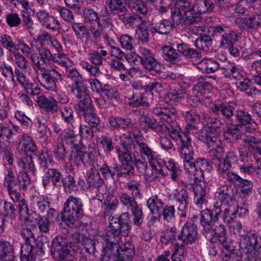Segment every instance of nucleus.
I'll return each instance as SVG.
<instances>
[{
  "instance_id": "nucleus-1",
  "label": "nucleus",
  "mask_w": 261,
  "mask_h": 261,
  "mask_svg": "<svg viewBox=\"0 0 261 261\" xmlns=\"http://www.w3.org/2000/svg\"><path fill=\"white\" fill-rule=\"evenodd\" d=\"M188 168H194V201L195 204L198 207H201L202 205L207 202L206 194L208 192L207 184L203 181L204 172H210L212 166L210 162L203 158H198L195 161H192L188 164Z\"/></svg>"
},
{
  "instance_id": "nucleus-2",
  "label": "nucleus",
  "mask_w": 261,
  "mask_h": 261,
  "mask_svg": "<svg viewBox=\"0 0 261 261\" xmlns=\"http://www.w3.org/2000/svg\"><path fill=\"white\" fill-rule=\"evenodd\" d=\"M128 212L122 213L118 217H113L109 223V229L105 236L107 253L117 247L121 239V236H127L130 232L132 221Z\"/></svg>"
},
{
  "instance_id": "nucleus-3",
  "label": "nucleus",
  "mask_w": 261,
  "mask_h": 261,
  "mask_svg": "<svg viewBox=\"0 0 261 261\" xmlns=\"http://www.w3.org/2000/svg\"><path fill=\"white\" fill-rule=\"evenodd\" d=\"M153 113L159 116L161 119L165 121L167 124H164V128L168 131L169 137L173 140L178 141L179 142L187 138L189 136L190 132L188 130L182 132L179 125L175 122L177 111L172 106L167 105L164 107H155L152 109Z\"/></svg>"
},
{
  "instance_id": "nucleus-4",
  "label": "nucleus",
  "mask_w": 261,
  "mask_h": 261,
  "mask_svg": "<svg viewBox=\"0 0 261 261\" xmlns=\"http://www.w3.org/2000/svg\"><path fill=\"white\" fill-rule=\"evenodd\" d=\"M171 16L176 25L183 21L193 23L200 20V17L196 15L194 3L192 4L188 0H176Z\"/></svg>"
},
{
  "instance_id": "nucleus-5",
  "label": "nucleus",
  "mask_w": 261,
  "mask_h": 261,
  "mask_svg": "<svg viewBox=\"0 0 261 261\" xmlns=\"http://www.w3.org/2000/svg\"><path fill=\"white\" fill-rule=\"evenodd\" d=\"M84 215V208L82 200L77 197L70 196L64 203L61 212L62 222L68 227H72L76 220Z\"/></svg>"
},
{
  "instance_id": "nucleus-6",
  "label": "nucleus",
  "mask_w": 261,
  "mask_h": 261,
  "mask_svg": "<svg viewBox=\"0 0 261 261\" xmlns=\"http://www.w3.org/2000/svg\"><path fill=\"white\" fill-rule=\"evenodd\" d=\"M138 14H145L148 9L145 4L141 0H107L106 9L113 14L127 11L126 5Z\"/></svg>"
},
{
  "instance_id": "nucleus-7",
  "label": "nucleus",
  "mask_w": 261,
  "mask_h": 261,
  "mask_svg": "<svg viewBox=\"0 0 261 261\" xmlns=\"http://www.w3.org/2000/svg\"><path fill=\"white\" fill-rule=\"evenodd\" d=\"M125 147L132 153L134 157L140 156L143 160H147L149 164L156 162L155 154L146 143L134 141L130 135L125 137Z\"/></svg>"
},
{
  "instance_id": "nucleus-8",
  "label": "nucleus",
  "mask_w": 261,
  "mask_h": 261,
  "mask_svg": "<svg viewBox=\"0 0 261 261\" xmlns=\"http://www.w3.org/2000/svg\"><path fill=\"white\" fill-rule=\"evenodd\" d=\"M207 32L212 33L213 38L219 40V47L225 49L238 40L237 33L226 25L217 24L207 29Z\"/></svg>"
},
{
  "instance_id": "nucleus-9",
  "label": "nucleus",
  "mask_w": 261,
  "mask_h": 261,
  "mask_svg": "<svg viewBox=\"0 0 261 261\" xmlns=\"http://www.w3.org/2000/svg\"><path fill=\"white\" fill-rule=\"evenodd\" d=\"M260 148L261 141L259 139L251 136H246L238 148L241 161L248 162L252 153L255 154L257 151L261 152Z\"/></svg>"
},
{
  "instance_id": "nucleus-10",
  "label": "nucleus",
  "mask_w": 261,
  "mask_h": 261,
  "mask_svg": "<svg viewBox=\"0 0 261 261\" xmlns=\"http://www.w3.org/2000/svg\"><path fill=\"white\" fill-rule=\"evenodd\" d=\"M36 72L37 78L40 84L46 89L51 91L57 90V84L62 80V75L54 68Z\"/></svg>"
},
{
  "instance_id": "nucleus-11",
  "label": "nucleus",
  "mask_w": 261,
  "mask_h": 261,
  "mask_svg": "<svg viewBox=\"0 0 261 261\" xmlns=\"http://www.w3.org/2000/svg\"><path fill=\"white\" fill-rule=\"evenodd\" d=\"M70 249L67 240L59 236L53 240L50 253L54 258H59L60 260L73 261L70 254Z\"/></svg>"
},
{
  "instance_id": "nucleus-12",
  "label": "nucleus",
  "mask_w": 261,
  "mask_h": 261,
  "mask_svg": "<svg viewBox=\"0 0 261 261\" xmlns=\"http://www.w3.org/2000/svg\"><path fill=\"white\" fill-rule=\"evenodd\" d=\"M223 211L219 206H214L212 210L206 208L201 211L200 221L203 230L207 229L212 230L213 228L223 225L219 222V217L222 215Z\"/></svg>"
},
{
  "instance_id": "nucleus-13",
  "label": "nucleus",
  "mask_w": 261,
  "mask_h": 261,
  "mask_svg": "<svg viewBox=\"0 0 261 261\" xmlns=\"http://www.w3.org/2000/svg\"><path fill=\"white\" fill-rule=\"evenodd\" d=\"M108 253L112 261H133L135 254V246L132 242H126Z\"/></svg>"
},
{
  "instance_id": "nucleus-14",
  "label": "nucleus",
  "mask_w": 261,
  "mask_h": 261,
  "mask_svg": "<svg viewBox=\"0 0 261 261\" xmlns=\"http://www.w3.org/2000/svg\"><path fill=\"white\" fill-rule=\"evenodd\" d=\"M223 127V123L220 120L216 122L208 129H201L198 133H196V138L207 146H214L215 144V141H217V138L221 132Z\"/></svg>"
},
{
  "instance_id": "nucleus-15",
  "label": "nucleus",
  "mask_w": 261,
  "mask_h": 261,
  "mask_svg": "<svg viewBox=\"0 0 261 261\" xmlns=\"http://www.w3.org/2000/svg\"><path fill=\"white\" fill-rule=\"evenodd\" d=\"M139 50L140 55L138 58L142 66L149 71L160 73L163 65L154 57L152 53L145 47H140Z\"/></svg>"
},
{
  "instance_id": "nucleus-16",
  "label": "nucleus",
  "mask_w": 261,
  "mask_h": 261,
  "mask_svg": "<svg viewBox=\"0 0 261 261\" xmlns=\"http://www.w3.org/2000/svg\"><path fill=\"white\" fill-rule=\"evenodd\" d=\"M243 238L241 248L245 254L253 257L261 248V237L255 232L249 231Z\"/></svg>"
},
{
  "instance_id": "nucleus-17",
  "label": "nucleus",
  "mask_w": 261,
  "mask_h": 261,
  "mask_svg": "<svg viewBox=\"0 0 261 261\" xmlns=\"http://www.w3.org/2000/svg\"><path fill=\"white\" fill-rule=\"evenodd\" d=\"M213 230L209 229L203 230V233L206 238H210L216 236L219 241L221 243L223 248L226 249L231 254H236L237 256H240L238 254L237 249L234 248L230 243L227 242V238L226 237V230L224 225H220L217 227L213 228Z\"/></svg>"
},
{
  "instance_id": "nucleus-18",
  "label": "nucleus",
  "mask_w": 261,
  "mask_h": 261,
  "mask_svg": "<svg viewBox=\"0 0 261 261\" xmlns=\"http://www.w3.org/2000/svg\"><path fill=\"white\" fill-rule=\"evenodd\" d=\"M87 84V82H82L71 86V93L75 95L79 101V103L75 106V110L92 104Z\"/></svg>"
},
{
  "instance_id": "nucleus-19",
  "label": "nucleus",
  "mask_w": 261,
  "mask_h": 261,
  "mask_svg": "<svg viewBox=\"0 0 261 261\" xmlns=\"http://www.w3.org/2000/svg\"><path fill=\"white\" fill-rule=\"evenodd\" d=\"M212 112L216 116L222 118L224 120L232 122L236 110V104L233 102H221L213 105Z\"/></svg>"
},
{
  "instance_id": "nucleus-20",
  "label": "nucleus",
  "mask_w": 261,
  "mask_h": 261,
  "mask_svg": "<svg viewBox=\"0 0 261 261\" xmlns=\"http://www.w3.org/2000/svg\"><path fill=\"white\" fill-rule=\"evenodd\" d=\"M86 176L89 190L96 193V196H98V193L103 194L105 186L98 170L93 167L87 172Z\"/></svg>"
},
{
  "instance_id": "nucleus-21",
  "label": "nucleus",
  "mask_w": 261,
  "mask_h": 261,
  "mask_svg": "<svg viewBox=\"0 0 261 261\" xmlns=\"http://www.w3.org/2000/svg\"><path fill=\"white\" fill-rule=\"evenodd\" d=\"M178 152L180 157L183 160L184 167L186 170H189L188 164H190L194 160V149L192 145V139L190 136L184 138L178 143Z\"/></svg>"
},
{
  "instance_id": "nucleus-22",
  "label": "nucleus",
  "mask_w": 261,
  "mask_h": 261,
  "mask_svg": "<svg viewBox=\"0 0 261 261\" xmlns=\"http://www.w3.org/2000/svg\"><path fill=\"white\" fill-rule=\"evenodd\" d=\"M197 227L193 223L187 222L178 231L177 239L183 244H192L197 239Z\"/></svg>"
},
{
  "instance_id": "nucleus-23",
  "label": "nucleus",
  "mask_w": 261,
  "mask_h": 261,
  "mask_svg": "<svg viewBox=\"0 0 261 261\" xmlns=\"http://www.w3.org/2000/svg\"><path fill=\"white\" fill-rule=\"evenodd\" d=\"M38 51V54H33L31 59L35 67L42 70L46 68L47 62L52 61L54 56L47 48H39Z\"/></svg>"
},
{
  "instance_id": "nucleus-24",
  "label": "nucleus",
  "mask_w": 261,
  "mask_h": 261,
  "mask_svg": "<svg viewBox=\"0 0 261 261\" xmlns=\"http://www.w3.org/2000/svg\"><path fill=\"white\" fill-rule=\"evenodd\" d=\"M4 186L7 187L9 195L14 202L17 201L21 195L18 190L21 189L18 179L15 177L14 174L9 171L5 177Z\"/></svg>"
},
{
  "instance_id": "nucleus-25",
  "label": "nucleus",
  "mask_w": 261,
  "mask_h": 261,
  "mask_svg": "<svg viewBox=\"0 0 261 261\" xmlns=\"http://www.w3.org/2000/svg\"><path fill=\"white\" fill-rule=\"evenodd\" d=\"M42 177V185L45 189L51 182L54 188H60L62 187L63 174L61 170L57 168H48Z\"/></svg>"
},
{
  "instance_id": "nucleus-26",
  "label": "nucleus",
  "mask_w": 261,
  "mask_h": 261,
  "mask_svg": "<svg viewBox=\"0 0 261 261\" xmlns=\"http://www.w3.org/2000/svg\"><path fill=\"white\" fill-rule=\"evenodd\" d=\"M77 113L81 116H83L86 121L92 128L98 126L100 119L96 113L94 112V107L92 103L76 110Z\"/></svg>"
},
{
  "instance_id": "nucleus-27",
  "label": "nucleus",
  "mask_w": 261,
  "mask_h": 261,
  "mask_svg": "<svg viewBox=\"0 0 261 261\" xmlns=\"http://www.w3.org/2000/svg\"><path fill=\"white\" fill-rule=\"evenodd\" d=\"M239 123L246 126L247 130L249 132L254 131L257 126L255 121L252 118L251 115L245 110H236L234 113Z\"/></svg>"
},
{
  "instance_id": "nucleus-28",
  "label": "nucleus",
  "mask_w": 261,
  "mask_h": 261,
  "mask_svg": "<svg viewBox=\"0 0 261 261\" xmlns=\"http://www.w3.org/2000/svg\"><path fill=\"white\" fill-rule=\"evenodd\" d=\"M173 198L177 203L178 215L180 217H185L189 198L188 192L182 189L174 194Z\"/></svg>"
},
{
  "instance_id": "nucleus-29",
  "label": "nucleus",
  "mask_w": 261,
  "mask_h": 261,
  "mask_svg": "<svg viewBox=\"0 0 261 261\" xmlns=\"http://www.w3.org/2000/svg\"><path fill=\"white\" fill-rule=\"evenodd\" d=\"M238 161V156L234 151L227 152L223 161L221 160V162H219V164L217 166L219 174L223 175L237 163Z\"/></svg>"
},
{
  "instance_id": "nucleus-30",
  "label": "nucleus",
  "mask_w": 261,
  "mask_h": 261,
  "mask_svg": "<svg viewBox=\"0 0 261 261\" xmlns=\"http://www.w3.org/2000/svg\"><path fill=\"white\" fill-rule=\"evenodd\" d=\"M119 19L126 26L139 28L143 25L146 20L139 14H131L125 12L124 14L119 15Z\"/></svg>"
},
{
  "instance_id": "nucleus-31",
  "label": "nucleus",
  "mask_w": 261,
  "mask_h": 261,
  "mask_svg": "<svg viewBox=\"0 0 261 261\" xmlns=\"http://www.w3.org/2000/svg\"><path fill=\"white\" fill-rule=\"evenodd\" d=\"M147 205L153 215L151 219V221H155L161 218L164 203L160 198L156 195L152 196L147 200Z\"/></svg>"
},
{
  "instance_id": "nucleus-32",
  "label": "nucleus",
  "mask_w": 261,
  "mask_h": 261,
  "mask_svg": "<svg viewBox=\"0 0 261 261\" xmlns=\"http://www.w3.org/2000/svg\"><path fill=\"white\" fill-rule=\"evenodd\" d=\"M177 53L192 61L201 58L200 51L190 48L188 44L182 43L176 45Z\"/></svg>"
},
{
  "instance_id": "nucleus-33",
  "label": "nucleus",
  "mask_w": 261,
  "mask_h": 261,
  "mask_svg": "<svg viewBox=\"0 0 261 261\" xmlns=\"http://www.w3.org/2000/svg\"><path fill=\"white\" fill-rule=\"evenodd\" d=\"M183 116L188 123L186 126V129L190 133L193 130L198 129L197 125L201 122V118L199 114L194 110H191L184 112Z\"/></svg>"
},
{
  "instance_id": "nucleus-34",
  "label": "nucleus",
  "mask_w": 261,
  "mask_h": 261,
  "mask_svg": "<svg viewBox=\"0 0 261 261\" xmlns=\"http://www.w3.org/2000/svg\"><path fill=\"white\" fill-rule=\"evenodd\" d=\"M139 126L145 132L152 129L156 133H162L164 130V124H160L155 121H153L146 115H142L139 118Z\"/></svg>"
},
{
  "instance_id": "nucleus-35",
  "label": "nucleus",
  "mask_w": 261,
  "mask_h": 261,
  "mask_svg": "<svg viewBox=\"0 0 261 261\" xmlns=\"http://www.w3.org/2000/svg\"><path fill=\"white\" fill-rule=\"evenodd\" d=\"M205 28L202 29L203 32L205 33L200 34V37L196 39L195 43V46L200 50L207 51L212 47L213 36H212V33L207 32V29Z\"/></svg>"
},
{
  "instance_id": "nucleus-36",
  "label": "nucleus",
  "mask_w": 261,
  "mask_h": 261,
  "mask_svg": "<svg viewBox=\"0 0 261 261\" xmlns=\"http://www.w3.org/2000/svg\"><path fill=\"white\" fill-rule=\"evenodd\" d=\"M222 74L226 78L231 80H241L243 77V71L239 65L230 64L223 68Z\"/></svg>"
},
{
  "instance_id": "nucleus-37",
  "label": "nucleus",
  "mask_w": 261,
  "mask_h": 261,
  "mask_svg": "<svg viewBox=\"0 0 261 261\" xmlns=\"http://www.w3.org/2000/svg\"><path fill=\"white\" fill-rule=\"evenodd\" d=\"M37 101L41 109L48 113L54 114L59 110L57 102L53 98L49 99L41 95L38 97Z\"/></svg>"
},
{
  "instance_id": "nucleus-38",
  "label": "nucleus",
  "mask_w": 261,
  "mask_h": 261,
  "mask_svg": "<svg viewBox=\"0 0 261 261\" xmlns=\"http://www.w3.org/2000/svg\"><path fill=\"white\" fill-rule=\"evenodd\" d=\"M13 245L8 241H0V261H14Z\"/></svg>"
},
{
  "instance_id": "nucleus-39",
  "label": "nucleus",
  "mask_w": 261,
  "mask_h": 261,
  "mask_svg": "<svg viewBox=\"0 0 261 261\" xmlns=\"http://www.w3.org/2000/svg\"><path fill=\"white\" fill-rule=\"evenodd\" d=\"M51 199L45 195H39L34 197L32 199V205L34 210L40 213H44L49 208Z\"/></svg>"
},
{
  "instance_id": "nucleus-40",
  "label": "nucleus",
  "mask_w": 261,
  "mask_h": 261,
  "mask_svg": "<svg viewBox=\"0 0 261 261\" xmlns=\"http://www.w3.org/2000/svg\"><path fill=\"white\" fill-rule=\"evenodd\" d=\"M218 199L224 205L231 206L234 202L232 190L228 187H223L217 192Z\"/></svg>"
},
{
  "instance_id": "nucleus-41",
  "label": "nucleus",
  "mask_w": 261,
  "mask_h": 261,
  "mask_svg": "<svg viewBox=\"0 0 261 261\" xmlns=\"http://www.w3.org/2000/svg\"><path fill=\"white\" fill-rule=\"evenodd\" d=\"M223 135L226 140L231 142L242 139V134L238 125L230 124L223 131Z\"/></svg>"
},
{
  "instance_id": "nucleus-42",
  "label": "nucleus",
  "mask_w": 261,
  "mask_h": 261,
  "mask_svg": "<svg viewBox=\"0 0 261 261\" xmlns=\"http://www.w3.org/2000/svg\"><path fill=\"white\" fill-rule=\"evenodd\" d=\"M219 63L212 59H206L200 61L197 64V68L202 72L212 73L217 71L219 68Z\"/></svg>"
},
{
  "instance_id": "nucleus-43",
  "label": "nucleus",
  "mask_w": 261,
  "mask_h": 261,
  "mask_svg": "<svg viewBox=\"0 0 261 261\" xmlns=\"http://www.w3.org/2000/svg\"><path fill=\"white\" fill-rule=\"evenodd\" d=\"M125 142V137L122 142V146L123 149L119 147H116V149L118 154V156L121 161L122 166L128 167L130 168V165H133L132 153H131L128 149L125 147L124 142Z\"/></svg>"
},
{
  "instance_id": "nucleus-44",
  "label": "nucleus",
  "mask_w": 261,
  "mask_h": 261,
  "mask_svg": "<svg viewBox=\"0 0 261 261\" xmlns=\"http://www.w3.org/2000/svg\"><path fill=\"white\" fill-rule=\"evenodd\" d=\"M194 6L196 16L198 14L211 13L215 8L214 4L211 0H194Z\"/></svg>"
},
{
  "instance_id": "nucleus-45",
  "label": "nucleus",
  "mask_w": 261,
  "mask_h": 261,
  "mask_svg": "<svg viewBox=\"0 0 261 261\" xmlns=\"http://www.w3.org/2000/svg\"><path fill=\"white\" fill-rule=\"evenodd\" d=\"M109 123L113 129L125 130L132 125L130 119L121 117H111L109 118Z\"/></svg>"
},
{
  "instance_id": "nucleus-46",
  "label": "nucleus",
  "mask_w": 261,
  "mask_h": 261,
  "mask_svg": "<svg viewBox=\"0 0 261 261\" xmlns=\"http://www.w3.org/2000/svg\"><path fill=\"white\" fill-rule=\"evenodd\" d=\"M61 139L63 141H69L74 148H79L81 144V139L79 138L78 135L75 134L73 128H67L63 130L61 134Z\"/></svg>"
},
{
  "instance_id": "nucleus-47",
  "label": "nucleus",
  "mask_w": 261,
  "mask_h": 261,
  "mask_svg": "<svg viewBox=\"0 0 261 261\" xmlns=\"http://www.w3.org/2000/svg\"><path fill=\"white\" fill-rule=\"evenodd\" d=\"M158 166L155 165V162L149 164L152 167V173L150 174L146 173V178L149 181H153L160 176L165 177L168 175L166 169L161 167L160 163L156 161Z\"/></svg>"
},
{
  "instance_id": "nucleus-48",
  "label": "nucleus",
  "mask_w": 261,
  "mask_h": 261,
  "mask_svg": "<svg viewBox=\"0 0 261 261\" xmlns=\"http://www.w3.org/2000/svg\"><path fill=\"white\" fill-rule=\"evenodd\" d=\"M19 144L21 146L22 149L26 152H35L37 149L32 138L27 134L22 135L19 139Z\"/></svg>"
},
{
  "instance_id": "nucleus-49",
  "label": "nucleus",
  "mask_w": 261,
  "mask_h": 261,
  "mask_svg": "<svg viewBox=\"0 0 261 261\" xmlns=\"http://www.w3.org/2000/svg\"><path fill=\"white\" fill-rule=\"evenodd\" d=\"M163 57L169 62L175 63L181 60V56L172 47L166 46L163 48Z\"/></svg>"
},
{
  "instance_id": "nucleus-50",
  "label": "nucleus",
  "mask_w": 261,
  "mask_h": 261,
  "mask_svg": "<svg viewBox=\"0 0 261 261\" xmlns=\"http://www.w3.org/2000/svg\"><path fill=\"white\" fill-rule=\"evenodd\" d=\"M176 25L167 19H163L160 22L157 23L154 27L151 29V33H158L161 34H168L172 30L173 25Z\"/></svg>"
},
{
  "instance_id": "nucleus-51",
  "label": "nucleus",
  "mask_w": 261,
  "mask_h": 261,
  "mask_svg": "<svg viewBox=\"0 0 261 261\" xmlns=\"http://www.w3.org/2000/svg\"><path fill=\"white\" fill-rule=\"evenodd\" d=\"M131 101L129 102V105L133 108L142 107L144 108L149 106L148 102L146 101L143 93L134 91L133 94L129 98Z\"/></svg>"
},
{
  "instance_id": "nucleus-52",
  "label": "nucleus",
  "mask_w": 261,
  "mask_h": 261,
  "mask_svg": "<svg viewBox=\"0 0 261 261\" xmlns=\"http://www.w3.org/2000/svg\"><path fill=\"white\" fill-rule=\"evenodd\" d=\"M0 43L3 47L11 53L13 54L19 49V46L13 42L11 36L7 34H3L1 36Z\"/></svg>"
},
{
  "instance_id": "nucleus-53",
  "label": "nucleus",
  "mask_w": 261,
  "mask_h": 261,
  "mask_svg": "<svg viewBox=\"0 0 261 261\" xmlns=\"http://www.w3.org/2000/svg\"><path fill=\"white\" fill-rule=\"evenodd\" d=\"M240 186L241 188V195L239 199H247L252 193L253 184L251 180L244 179H242L240 181Z\"/></svg>"
},
{
  "instance_id": "nucleus-54",
  "label": "nucleus",
  "mask_w": 261,
  "mask_h": 261,
  "mask_svg": "<svg viewBox=\"0 0 261 261\" xmlns=\"http://www.w3.org/2000/svg\"><path fill=\"white\" fill-rule=\"evenodd\" d=\"M221 142L220 139H217V141H215V144L214 146H207L209 148H211L213 151L214 157L212 158L213 163H214L216 167L219 164V162H221V157L223 155L224 152V149L223 147L220 145Z\"/></svg>"
},
{
  "instance_id": "nucleus-55",
  "label": "nucleus",
  "mask_w": 261,
  "mask_h": 261,
  "mask_svg": "<svg viewBox=\"0 0 261 261\" xmlns=\"http://www.w3.org/2000/svg\"><path fill=\"white\" fill-rule=\"evenodd\" d=\"M20 165L23 169L22 171H26V173H30L33 175H35L36 168L32 156L27 155L23 158L20 162Z\"/></svg>"
},
{
  "instance_id": "nucleus-56",
  "label": "nucleus",
  "mask_w": 261,
  "mask_h": 261,
  "mask_svg": "<svg viewBox=\"0 0 261 261\" xmlns=\"http://www.w3.org/2000/svg\"><path fill=\"white\" fill-rule=\"evenodd\" d=\"M35 253L41 256L45 254L49 248V242L45 237H41L36 241Z\"/></svg>"
},
{
  "instance_id": "nucleus-57",
  "label": "nucleus",
  "mask_w": 261,
  "mask_h": 261,
  "mask_svg": "<svg viewBox=\"0 0 261 261\" xmlns=\"http://www.w3.org/2000/svg\"><path fill=\"white\" fill-rule=\"evenodd\" d=\"M66 73L68 77L73 82L72 85H77L82 82H88L82 74L73 68L67 69Z\"/></svg>"
},
{
  "instance_id": "nucleus-58",
  "label": "nucleus",
  "mask_w": 261,
  "mask_h": 261,
  "mask_svg": "<svg viewBox=\"0 0 261 261\" xmlns=\"http://www.w3.org/2000/svg\"><path fill=\"white\" fill-rule=\"evenodd\" d=\"M236 218L234 208L229 206L225 208L222 213L220 218L222 220L224 223L230 224L233 222L234 219Z\"/></svg>"
},
{
  "instance_id": "nucleus-59",
  "label": "nucleus",
  "mask_w": 261,
  "mask_h": 261,
  "mask_svg": "<svg viewBox=\"0 0 261 261\" xmlns=\"http://www.w3.org/2000/svg\"><path fill=\"white\" fill-rule=\"evenodd\" d=\"M178 232L175 227H171L169 230L167 231L166 234L161 238V242L163 244H167L168 243H174L177 239Z\"/></svg>"
},
{
  "instance_id": "nucleus-60",
  "label": "nucleus",
  "mask_w": 261,
  "mask_h": 261,
  "mask_svg": "<svg viewBox=\"0 0 261 261\" xmlns=\"http://www.w3.org/2000/svg\"><path fill=\"white\" fill-rule=\"evenodd\" d=\"M40 166L44 170L49 168V164L53 162V159L49 150L42 151L39 155Z\"/></svg>"
},
{
  "instance_id": "nucleus-61",
  "label": "nucleus",
  "mask_w": 261,
  "mask_h": 261,
  "mask_svg": "<svg viewBox=\"0 0 261 261\" xmlns=\"http://www.w3.org/2000/svg\"><path fill=\"white\" fill-rule=\"evenodd\" d=\"M185 92L180 89L177 90H172L165 95L164 99L166 102L171 101L179 102L184 97Z\"/></svg>"
},
{
  "instance_id": "nucleus-62",
  "label": "nucleus",
  "mask_w": 261,
  "mask_h": 261,
  "mask_svg": "<svg viewBox=\"0 0 261 261\" xmlns=\"http://www.w3.org/2000/svg\"><path fill=\"white\" fill-rule=\"evenodd\" d=\"M236 214H238L240 217H245L248 214L249 204L247 199H239L237 209H234Z\"/></svg>"
},
{
  "instance_id": "nucleus-63",
  "label": "nucleus",
  "mask_w": 261,
  "mask_h": 261,
  "mask_svg": "<svg viewBox=\"0 0 261 261\" xmlns=\"http://www.w3.org/2000/svg\"><path fill=\"white\" fill-rule=\"evenodd\" d=\"M55 158L58 161H64L66 156V148L61 142L57 143L53 151Z\"/></svg>"
},
{
  "instance_id": "nucleus-64",
  "label": "nucleus",
  "mask_w": 261,
  "mask_h": 261,
  "mask_svg": "<svg viewBox=\"0 0 261 261\" xmlns=\"http://www.w3.org/2000/svg\"><path fill=\"white\" fill-rule=\"evenodd\" d=\"M62 185L64 188L65 192L66 193H71L76 188V182L74 178L71 175L63 176L62 178Z\"/></svg>"
}]
</instances>
